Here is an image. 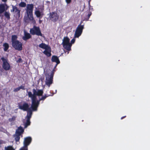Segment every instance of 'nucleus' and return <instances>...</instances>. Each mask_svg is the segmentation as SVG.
I'll list each match as a JSON object with an SVG mask.
<instances>
[{
	"label": "nucleus",
	"instance_id": "0eeeda50",
	"mask_svg": "<svg viewBox=\"0 0 150 150\" xmlns=\"http://www.w3.org/2000/svg\"><path fill=\"white\" fill-rule=\"evenodd\" d=\"M12 45L13 47L16 50L21 51L22 49V43L18 40L12 43Z\"/></svg>",
	"mask_w": 150,
	"mask_h": 150
},
{
	"label": "nucleus",
	"instance_id": "72a5a7b5",
	"mask_svg": "<svg viewBox=\"0 0 150 150\" xmlns=\"http://www.w3.org/2000/svg\"><path fill=\"white\" fill-rule=\"evenodd\" d=\"M92 13L91 12H90L88 15V19H89L90 18V16L91 15Z\"/></svg>",
	"mask_w": 150,
	"mask_h": 150
},
{
	"label": "nucleus",
	"instance_id": "2eb2a0df",
	"mask_svg": "<svg viewBox=\"0 0 150 150\" xmlns=\"http://www.w3.org/2000/svg\"><path fill=\"white\" fill-rule=\"evenodd\" d=\"M20 136L22 137H23V135L20 134L18 132H17L16 133L15 132V134L14 135V137L15 138V140L16 142H19Z\"/></svg>",
	"mask_w": 150,
	"mask_h": 150
},
{
	"label": "nucleus",
	"instance_id": "bb28decb",
	"mask_svg": "<svg viewBox=\"0 0 150 150\" xmlns=\"http://www.w3.org/2000/svg\"><path fill=\"white\" fill-rule=\"evenodd\" d=\"M5 150H15L12 146H8L7 147H5Z\"/></svg>",
	"mask_w": 150,
	"mask_h": 150
},
{
	"label": "nucleus",
	"instance_id": "c03bdc74",
	"mask_svg": "<svg viewBox=\"0 0 150 150\" xmlns=\"http://www.w3.org/2000/svg\"><path fill=\"white\" fill-rule=\"evenodd\" d=\"M56 66H56H56H55V67H56Z\"/></svg>",
	"mask_w": 150,
	"mask_h": 150
},
{
	"label": "nucleus",
	"instance_id": "9b49d317",
	"mask_svg": "<svg viewBox=\"0 0 150 150\" xmlns=\"http://www.w3.org/2000/svg\"><path fill=\"white\" fill-rule=\"evenodd\" d=\"M59 16L57 13L53 12L50 13L49 17L53 21L55 22L57 21L59 19Z\"/></svg>",
	"mask_w": 150,
	"mask_h": 150
},
{
	"label": "nucleus",
	"instance_id": "c9c22d12",
	"mask_svg": "<svg viewBox=\"0 0 150 150\" xmlns=\"http://www.w3.org/2000/svg\"><path fill=\"white\" fill-rule=\"evenodd\" d=\"M66 3L67 4H70L71 1V0H65Z\"/></svg>",
	"mask_w": 150,
	"mask_h": 150
},
{
	"label": "nucleus",
	"instance_id": "58836bf2",
	"mask_svg": "<svg viewBox=\"0 0 150 150\" xmlns=\"http://www.w3.org/2000/svg\"><path fill=\"white\" fill-rule=\"evenodd\" d=\"M126 117V116H123V117H121V120L123 119V118H125V117Z\"/></svg>",
	"mask_w": 150,
	"mask_h": 150
},
{
	"label": "nucleus",
	"instance_id": "4be33fe9",
	"mask_svg": "<svg viewBox=\"0 0 150 150\" xmlns=\"http://www.w3.org/2000/svg\"><path fill=\"white\" fill-rule=\"evenodd\" d=\"M32 115V111L31 110H30L28 111L27 115V120H30L31 117Z\"/></svg>",
	"mask_w": 150,
	"mask_h": 150
},
{
	"label": "nucleus",
	"instance_id": "1a4fd4ad",
	"mask_svg": "<svg viewBox=\"0 0 150 150\" xmlns=\"http://www.w3.org/2000/svg\"><path fill=\"white\" fill-rule=\"evenodd\" d=\"M19 108L24 111H29L30 110L29 108V105L26 102H24L23 104H18Z\"/></svg>",
	"mask_w": 150,
	"mask_h": 150
},
{
	"label": "nucleus",
	"instance_id": "37998d69",
	"mask_svg": "<svg viewBox=\"0 0 150 150\" xmlns=\"http://www.w3.org/2000/svg\"><path fill=\"white\" fill-rule=\"evenodd\" d=\"M39 21H40V22H41V20H40Z\"/></svg>",
	"mask_w": 150,
	"mask_h": 150
},
{
	"label": "nucleus",
	"instance_id": "e433bc0d",
	"mask_svg": "<svg viewBox=\"0 0 150 150\" xmlns=\"http://www.w3.org/2000/svg\"><path fill=\"white\" fill-rule=\"evenodd\" d=\"M44 96L46 98H47V97H48V96H50V95H48L47 94H45Z\"/></svg>",
	"mask_w": 150,
	"mask_h": 150
},
{
	"label": "nucleus",
	"instance_id": "7c9ffc66",
	"mask_svg": "<svg viewBox=\"0 0 150 150\" xmlns=\"http://www.w3.org/2000/svg\"><path fill=\"white\" fill-rule=\"evenodd\" d=\"M19 150H28V147L23 146Z\"/></svg>",
	"mask_w": 150,
	"mask_h": 150
},
{
	"label": "nucleus",
	"instance_id": "cd10ccee",
	"mask_svg": "<svg viewBox=\"0 0 150 150\" xmlns=\"http://www.w3.org/2000/svg\"><path fill=\"white\" fill-rule=\"evenodd\" d=\"M19 5L21 7H25L26 6V4L25 2L21 1L19 4Z\"/></svg>",
	"mask_w": 150,
	"mask_h": 150
},
{
	"label": "nucleus",
	"instance_id": "9d476101",
	"mask_svg": "<svg viewBox=\"0 0 150 150\" xmlns=\"http://www.w3.org/2000/svg\"><path fill=\"white\" fill-rule=\"evenodd\" d=\"M40 103V101L39 100H37L36 101H32V104L31 108L32 109V110L33 111H37Z\"/></svg>",
	"mask_w": 150,
	"mask_h": 150
},
{
	"label": "nucleus",
	"instance_id": "7ed1b4c3",
	"mask_svg": "<svg viewBox=\"0 0 150 150\" xmlns=\"http://www.w3.org/2000/svg\"><path fill=\"white\" fill-rule=\"evenodd\" d=\"M69 39L67 37H65L64 38L62 43L64 47L68 51L71 50V44L69 42Z\"/></svg>",
	"mask_w": 150,
	"mask_h": 150
},
{
	"label": "nucleus",
	"instance_id": "5701e85b",
	"mask_svg": "<svg viewBox=\"0 0 150 150\" xmlns=\"http://www.w3.org/2000/svg\"><path fill=\"white\" fill-rule=\"evenodd\" d=\"M5 10V8L4 4H0V13H2L4 12Z\"/></svg>",
	"mask_w": 150,
	"mask_h": 150
},
{
	"label": "nucleus",
	"instance_id": "20e7f679",
	"mask_svg": "<svg viewBox=\"0 0 150 150\" xmlns=\"http://www.w3.org/2000/svg\"><path fill=\"white\" fill-rule=\"evenodd\" d=\"M82 23V21H81L80 24L77 27L74 34V38H78L82 33L84 28V25H81Z\"/></svg>",
	"mask_w": 150,
	"mask_h": 150
},
{
	"label": "nucleus",
	"instance_id": "423d86ee",
	"mask_svg": "<svg viewBox=\"0 0 150 150\" xmlns=\"http://www.w3.org/2000/svg\"><path fill=\"white\" fill-rule=\"evenodd\" d=\"M53 76L54 73L53 72L51 73L50 75L49 74L46 75V84L49 87L52 83Z\"/></svg>",
	"mask_w": 150,
	"mask_h": 150
},
{
	"label": "nucleus",
	"instance_id": "a878e982",
	"mask_svg": "<svg viewBox=\"0 0 150 150\" xmlns=\"http://www.w3.org/2000/svg\"><path fill=\"white\" fill-rule=\"evenodd\" d=\"M17 37L16 35H12L11 38L12 43L16 41H18V40H17Z\"/></svg>",
	"mask_w": 150,
	"mask_h": 150
},
{
	"label": "nucleus",
	"instance_id": "c85d7f7f",
	"mask_svg": "<svg viewBox=\"0 0 150 150\" xmlns=\"http://www.w3.org/2000/svg\"><path fill=\"white\" fill-rule=\"evenodd\" d=\"M4 16L8 19H9L10 18V15L8 12H6L4 13Z\"/></svg>",
	"mask_w": 150,
	"mask_h": 150
},
{
	"label": "nucleus",
	"instance_id": "f704fd0d",
	"mask_svg": "<svg viewBox=\"0 0 150 150\" xmlns=\"http://www.w3.org/2000/svg\"><path fill=\"white\" fill-rule=\"evenodd\" d=\"M17 62H22V59L21 58H19L17 61Z\"/></svg>",
	"mask_w": 150,
	"mask_h": 150
},
{
	"label": "nucleus",
	"instance_id": "39448f33",
	"mask_svg": "<svg viewBox=\"0 0 150 150\" xmlns=\"http://www.w3.org/2000/svg\"><path fill=\"white\" fill-rule=\"evenodd\" d=\"M30 32L32 35H36L43 37L39 27L34 26L32 28H31L30 30Z\"/></svg>",
	"mask_w": 150,
	"mask_h": 150
},
{
	"label": "nucleus",
	"instance_id": "f257e3e1",
	"mask_svg": "<svg viewBox=\"0 0 150 150\" xmlns=\"http://www.w3.org/2000/svg\"><path fill=\"white\" fill-rule=\"evenodd\" d=\"M34 5L32 4H28L27 5L25 8V13L29 20L34 23H35L33 15V9Z\"/></svg>",
	"mask_w": 150,
	"mask_h": 150
},
{
	"label": "nucleus",
	"instance_id": "6ab92c4d",
	"mask_svg": "<svg viewBox=\"0 0 150 150\" xmlns=\"http://www.w3.org/2000/svg\"><path fill=\"white\" fill-rule=\"evenodd\" d=\"M51 49L45 50L43 52V53L48 57L51 56Z\"/></svg>",
	"mask_w": 150,
	"mask_h": 150
},
{
	"label": "nucleus",
	"instance_id": "dca6fc26",
	"mask_svg": "<svg viewBox=\"0 0 150 150\" xmlns=\"http://www.w3.org/2000/svg\"><path fill=\"white\" fill-rule=\"evenodd\" d=\"M31 36L29 33L25 32H24V35L23 37L22 38L25 41H26L28 40L31 38Z\"/></svg>",
	"mask_w": 150,
	"mask_h": 150
},
{
	"label": "nucleus",
	"instance_id": "f03ea898",
	"mask_svg": "<svg viewBox=\"0 0 150 150\" xmlns=\"http://www.w3.org/2000/svg\"><path fill=\"white\" fill-rule=\"evenodd\" d=\"M32 91L33 93V94L30 91L28 92V96L31 98V101L37 100L36 96H42L43 93V91L42 89H38L37 91L36 89L34 88L33 89Z\"/></svg>",
	"mask_w": 150,
	"mask_h": 150
},
{
	"label": "nucleus",
	"instance_id": "6e6552de",
	"mask_svg": "<svg viewBox=\"0 0 150 150\" xmlns=\"http://www.w3.org/2000/svg\"><path fill=\"white\" fill-rule=\"evenodd\" d=\"M1 59L3 62L2 67L3 69L6 71L9 70L10 69V66L9 63L8 62L7 60L4 57H2Z\"/></svg>",
	"mask_w": 150,
	"mask_h": 150
},
{
	"label": "nucleus",
	"instance_id": "f3484780",
	"mask_svg": "<svg viewBox=\"0 0 150 150\" xmlns=\"http://www.w3.org/2000/svg\"><path fill=\"white\" fill-rule=\"evenodd\" d=\"M35 13L36 17L40 19L42 18L44 15L43 13L41 12L39 10L35 11Z\"/></svg>",
	"mask_w": 150,
	"mask_h": 150
},
{
	"label": "nucleus",
	"instance_id": "412c9836",
	"mask_svg": "<svg viewBox=\"0 0 150 150\" xmlns=\"http://www.w3.org/2000/svg\"><path fill=\"white\" fill-rule=\"evenodd\" d=\"M21 89L25 90V86H23L21 85V86L15 88L13 90V91L15 92H16L19 91Z\"/></svg>",
	"mask_w": 150,
	"mask_h": 150
},
{
	"label": "nucleus",
	"instance_id": "ea45409f",
	"mask_svg": "<svg viewBox=\"0 0 150 150\" xmlns=\"http://www.w3.org/2000/svg\"><path fill=\"white\" fill-rule=\"evenodd\" d=\"M91 0H89V2H88V5H89V6H90V1Z\"/></svg>",
	"mask_w": 150,
	"mask_h": 150
},
{
	"label": "nucleus",
	"instance_id": "2f4dec72",
	"mask_svg": "<svg viewBox=\"0 0 150 150\" xmlns=\"http://www.w3.org/2000/svg\"><path fill=\"white\" fill-rule=\"evenodd\" d=\"M46 98L44 96H42L40 98L39 100L40 101L41 100H44Z\"/></svg>",
	"mask_w": 150,
	"mask_h": 150
},
{
	"label": "nucleus",
	"instance_id": "a19ab883",
	"mask_svg": "<svg viewBox=\"0 0 150 150\" xmlns=\"http://www.w3.org/2000/svg\"><path fill=\"white\" fill-rule=\"evenodd\" d=\"M7 0H2V1L4 2H5L7 1Z\"/></svg>",
	"mask_w": 150,
	"mask_h": 150
},
{
	"label": "nucleus",
	"instance_id": "473e14b6",
	"mask_svg": "<svg viewBox=\"0 0 150 150\" xmlns=\"http://www.w3.org/2000/svg\"><path fill=\"white\" fill-rule=\"evenodd\" d=\"M75 39H74V38L72 39L71 41V43H70L71 45L74 43L75 42Z\"/></svg>",
	"mask_w": 150,
	"mask_h": 150
},
{
	"label": "nucleus",
	"instance_id": "4c0bfd02",
	"mask_svg": "<svg viewBox=\"0 0 150 150\" xmlns=\"http://www.w3.org/2000/svg\"><path fill=\"white\" fill-rule=\"evenodd\" d=\"M4 143L3 141L0 140V144H2Z\"/></svg>",
	"mask_w": 150,
	"mask_h": 150
},
{
	"label": "nucleus",
	"instance_id": "393cba45",
	"mask_svg": "<svg viewBox=\"0 0 150 150\" xmlns=\"http://www.w3.org/2000/svg\"><path fill=\"white\" fill-rule=\"evenodd\" d=\"M30 124V120H26V122L24 123V128H26Z\"/></svg>",
	"mask_w": 150,
	"mask_h": 150
},
{
	"label": "nucleus",
	"instance_id": "a211bd4d",
	"mask_svg": "<svg viewBox=\"0 0 150 150\" xmlns=\"http://www.w3.org/2000/svg\"><path fill=\"white\" fill-rule=\"evenodd\" d=\"M39 47L45 50L51 49L50 47L44 43H42L39 45Z\"/></svg>",
	"mask_w": 150,
	"mask_h": 150
},
{
	"label": "nucleus",
	"instance_id": "aec40b11",
	"mask_svg": "<svg viewBox=\"0 0 150 150\" xmlns=\"http://www.w3.org/2000/svg\"><path fill=\"white\" fill-rule=\"evenodd\" d=\"M18 132L20 134L22 135L24 132V129L21 126L19 127L16 130V132Z\"/></svg>",
	"mask_w": 150,
	"mask_h": 150
},
{
	"label": "nucleus",
	"instance_id": "b1692460",
	"mask_svg": "<svg viewBox=\"0 0 150 150\" xmlns=\"http://www.w3.org/2000/svg\"><path fill=\"white\" fill-rule=\"evenodd\" d=\"M3 46L4 47V51H6L9 47V46L8 44L5 42L3 44Z\"/></svg>",
	"mask_w": 150,
	"mask_h": 150
},
{
	"label": "nucleus",
	"instance_id": "ddd939ff",
	"mask_svg": "<svg viewBox=\"0 0 150 150\" xmlns=\"http://www.w3.org/2000/svg\"><path fill=\"white\" fill-rule=\"evenodd\" d=\"M32 138L30 137H28L24 138L23 141L24 146L28 147V146L31 143Z\"/></svg>",
	"mask_w": 150,
	"mask_h": 150
},
{
	"label": "nucleus",
	"instance_id": "c756f323",
	"mask_svg": "<svg viewBox=\"0 0 150 150\" xmlns=\"http://www.w3.org/2000/svg\"><path fill=\"white\" fill-rule=\"evenodd\" d=\"M15 120L16 117L15 116H13L11 118H9L8 120L9 122H11L12 121H14Z\"/></svg>",
	"mask_w": 150,
	"mask_h": 150
},
{
	"label": "nucleus",
	"instance_id": "79ce46f5",
	"mask_svg": "<svg viewBox=\"0 0 150 150\" xmlns=\"http://www.w3.org/2000/svg\"><path fill=\"white\" fill-rule=\"evenodd\" d=\"M3 70V69H1V71H2Z\"/></svg>",
	"mask_w": 150,
	"mask_h": 150
},
{
	"label": "nucleus",
	"instance_id": "4468645a",
	"mask_svg": "<svg viewBox=\"0 0 150 150\" xmlns=\"http://www.w3.org/2000/svg\"><path fill=\"white\" fill-rule=\"evenodd\" d=\"M51 61L52 62L56 63L57 64H56V66H57V65L59 64L60 63L58 57L55 55H53L52 56Z\"/></svg>",
	"mask_w": 150,
	"mask_h": 150
},
{
	"label": "nucleus",
	"instance_id": "f8f14e48",
	"mask_svg": "<svg viewBox=\"0 0 150 150\" xmlns=\"http://www.w3.org/2000/svg\"><path fill=\"white\" fill-rule=\"evenodd\" d=\"M12 9L11 11L13 12L17 17L19 18L21 16L20 10L16 6L12 5Z\"/></svg>",
	"mask_w": 150,
	"mask_h": 150
},
{
	"label": "nucleus",
	"instance_id": "a18cd8bd",
	"mask_svg": "<svg viewBox=\"0 0 150 150\" xmlns=\"http://www.w3.org/2000/svg\"><path fill=\"white\" fill-rule=\"evenodd\" d=\"M1 105V103H0V106Z\"/></svg>",
	"mask_w": 150,
	"mask_h": 150
}]
</instances>
